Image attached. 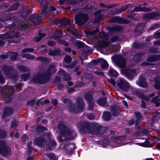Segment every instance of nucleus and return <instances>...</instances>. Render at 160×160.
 <instances>
[{
    "label": "nucleus",
    "mask_w": 160,
    "mask_h": 160,
    "mask_svg": "<svg viewBox=\"0 0 160 160\" xmlns=\"http://www.w3.org/2000/svg\"><path fill=\"white\" fill-rule=\"evenodd\" d=\"M54 130L61 133L60 136L58 138V140L60 142L73 139L75 136L74 132L66 128L62 122H59L58 128L55 129Z\"/></svg>",
    "instance_id": "nucleus-1"
},
{
    "label": "nucleus",
    "mask_w": 160,
    "mask_h": 160,
    "mask_svg": "<svg viewBox=\"0 0 160 160\" xmlns=\"http://www.w3.org/2000/svg\"><path fill=\"white\" fill-rule=\"evenodd\" d=\"M117 83L118 87L123 91H128L131 88L128 82L123 78H119Z\"/></svg>",
    "instance_id": "nucleus-2"
},
{
    "label": "nucleus",
    "mask_w": 160,
    "mask_h": 160,
    "mask_svg": "<svg viewBox=\"0 0 160 160\" xmlns=\"http://www.w3.org/2000/svg\"><path fill=\"white\" fill-rule=\"evenodd\" d=\"M48 2H46L45 3V5L44 6L42 2H41L40 4L41 7L42 8V9L41 10V14H42V15H41V16H43L44 17L45 16L46 14V8L47 7V5ZM40 16H34L33 17V19H31V21L34 23V24H38V23L40 22L41 20V19L39 18Z\"/></svg>",
    "instance_id": "nucleus-3"
},
{
    "label": "nucleus",
    "mask_w": 160,
    "mask_h": 160,
    "mask_svg": "<svg viewBox=\"0 0 160 160\" xmlns=\"http://www.w3.org/2000/svg\"><path fill=\"white\" fill-rule=\"evenodd\" d=\"M11 153L9 147L6 145L5 142L3 141H0V153L5 156H7Z\"/></svg>",
    "instance_id": "nucleus-4"
},
{
    "label": "nucleus",
    "mask_w": 160,
    "mask_h": 160,
    "mask_svg": "<svg viewBox=\"0 0 160 160\" xmlns=\"http://www.w3.org/2000/svg\"><path fill=\"white\" fill-rule=\"evenodd\" d=\"M75 19L76 23L81 25L88 21V16L86 14L80 13L76 16Z\"/></svg>",
    "instance_id": "nucleus-5"
},
{
    "label": "nucleus",
    "mask_w": 160,
    "mask_h": 160,
    "mask_svg": "<svg viewBox=\"0 0 160 160\" xmlns=\"http://www.w3.org/2000/svg\"><path fill=\"white\" fill-rule=\"evenodd\" d=\"M92 94L91 92H89L85 94V98L88 103V107L91 110L94 107L93 102L92 101Z\"/></svg>",
    "instance_id": "nucleus-6"
},
{
    "label": "nucleus",
    "mask_w": 160,
    "mask_h": 160,
    "mask_svg": "<svg viewBox=\"0 0 160 160\" xmlns=\"http://www.w3.org/2000/svg\"><path fill=\"white\" fill-rule=\"evenodd\" d=\"M143 18L145 20L159 19L160 18V14L156 12L146 13L144 15Z\"/></svg>",
    "instance_id": "nucleus-7"
},
{
    "label": "nucleus",
    "mask_w": 160,
    "mask_h": 160,
    "mask_svg": "<svg viewBox=\"0 0 160 160\" xmlns=\"http://www.w3.org/2000/svg\"><path fill=\"white\" fill-rule=\"evenodd\" d=\"M33 51V50L32 48H28L22 50V53L21 55V56L22 57L26 58L27 59L29 60H33L34 58V56L32 55L25 54L24 53L27 52H32Z\"/></svg>",
    "instance_id": "nucleus-8"
},
{
    "label": "nucleus",
    "mask_w": 160,
    "mask_h": 160,
    "mask_svg": "<svg viewBox=\"0 0 160 160\" xmlns=\"http://www.w3.org/2000/svg\"><path fill=\"white\" fill-rule=\"evenodd\" d=\"M92 129H94L92 128V124L88 123L85 122L84 123V127L82 128V130L86 133L96 134V133L92 131Z\"/></svg>",
    "instance_id": "nucleus-9"
},
{
    "label": "nucleus",
    "mask_w": 160,
    "mask_h": 160,
    "mask_svg": "<svg viewBox=\"0 0 160 160\" xmlns=\"http://www.w3.org/2000/svg\"><path fill=\"white\" fill-rule=\"evenodd\" d=\"M44 78L42 75H36L32 79V81L34 82L40 84L44 83Z\"/></svg>",
    "instance_id": "nucleus-10"
},
{
    "label": "nucleus",
    "mask_w": 160,
    "mask_h": 160,
    "mask_svg": "<svg viewBox=\"0 0 160 160\" xmlns=\"http://www.w3.org/2000/svg\"><path fill=\"white\" fill-rule=\"evenodd\" d=\"M118 39V38L117 37H113L111 38H109L107 39L106 41H103L101 42L100 44L101 47L102 48H104L109 45V41L113 42L116 41Z\"/></svg>",
    "instance_id": "nucleus-11"
},
{
    "label": "nucleus",
    "mask_w": 160,
    "mask_h": 160,
    "mask_svg": "<svg viewBox=\"0 0 160 160\" xmlns=\"http://www.w3.org/2000/svg\"><path fill=\"white\" fill-rule=\"evenodd\" d=\"M115 63L118 67L124 68L126 66V61L124 58L122 57H120L116 61Z\"/></svg>",
    "instance_id": "nucleus-12"
},
{
    "label": "nucleus",
    "mask_w": 160,
    "mask_h": 160,
    "mask_svg": "<svg viewBox=\"0 0 160 160\" xmlns=\"http://www.w3.org/2000/svg\"><path fill=\"white\" fill-rule=\"evenodd\" d=\"M18 56L17 53L16 52H9L7 55H3L1 56L2 58L5 59L7 58L8 57H10L12 60H14L16 59Z\"/></svg>",
    "instance_id": "nucleus-13"
},
{
    "label": "nucleus",
    "mask_w": 160,
    "mask_h": 160,
    "mask_svg": "<svg viewBox=\"0 0 160 160\" xmlns=\"http://www.w3.org/2000/svg\"><path fill=\"white\" fill-rule=\"evenodd\" d=\"M137 84L141 87H146L148 86V83L144 78L140 76L139 80L136 82Z\"/></svg>",
    "instance_id": "nucleus-14"
},
{
    "label": "nucleus",
    "mask_w": 160,
    "mask_h": 160,
    "mask_svg": "<svg viewBox=\"0 0 160 160\" xmlns=\"http://www.w3.org/2000/svg\"><path fill=\"white\" fill-rule=\"evenodd\" d=\"M13 112V110L12 108L10 107H7L6 108L3 114V118H4L12 114Z\"/></svg>",
    "instance_id": "nucleus-15"
},
{
    "label": "nucleus",
    "mask_w": 160,
    "mask_h": 160,
    "mask_svg": "<svg viewBox=\"0 0 160 160\" xmlns=\"http://www.w3.org/2000/svg\"><path fill=\"white\" fill-rule=\"evenodd\" d=\"M115 142H114L112 145L113 147H119L121 146L128 144V142H124L121 141V140L119 139H115Z\"/></svg>",
    "instance_id": "nucleus-16"
},
{
    "label": "nucleus",
    "mask_w": 160,
    "mask_h": 160,
    "mask_svg": "<svg viewBox=\"0 0 160 160\" xmlns=\"http://www.w3.org/2000/svg\"><path fill=\"white\" fill-rule=\"evenodd\" d=\"M159 60H160V56L159 55L151 56L148 57L147 58V61L151 62Z\"/></svg>",
    "instance_id": "nucleus-17"
},
{
    "label": "nucleus",
    "mask_w": 160,
    "mask_h": 160,
    "mask_svg": "<svg viewBox=\"0 0 160 160\" xmlns=\"http://www.w3.org/2000/svg\"><path fill=\"white\" fill-rule=\"evenodd\" d=\"M137 70L132 68V69H129L125 71L126 75L128 77L131 76H134L137 73Z\"/></svg>",
    "instance_id": "nucleus-18"
},
{
    "label": "nucleus",
    "mask_w": 160,
    "mask_h": 160,
    "mask_svg": "<svg viewBox=\"0 0 160 160\" xmlns=\"http://www.w3.org/2000/svg\"><path fill=\"white\" fill-rule=\"evenodd\" d=\"M55 145V143L53 139H51L49 140L48 144L46 145V147L48 150H49L53 148Z\"/></svg>",
    "instance_id": "nucleus-19"
},
{
    "label": "nucleus",
    "mask_w": 160,
    "mask_h": 160,
    "mask_svg": "<svg viewBox=\"0 0 160 160\" xmlns=\"http://www.w3.org/2000/svg\"><path fill=\"white\" fill-rule=\"evenodd\" d=\"M44 139L41 137L37 138L35 139L34 143L38 146H41L44 143Z\"/></svg>",
    "instance_id": "nucleus-20"
},
{
    "label": "nucleus",
    "mask_w": 160,
    "mask_h": 160,
    "mask_svg": "<svg viewBox=\"0 0 160 160\" xmlns=\"http://www.w3.org/2000/svg\"><path fill=\"white\" fill-rule=\"evenodd\" d=\"M112 112L114 116L117 115L119 112L120 110L116 106H113L111 108Z\"/></svg>",
    "instance_id": "nucleus-21"
},
{
    "label": "nucleus",
    "mask_w": 160,
    "mask_h": 160,
    "mask_svg": "<svg viewBox=\"0 0 160 160\" xmlns=\"http://www.w3.org/2000/svg\"><path fill=\"white\" fill-rule=\"evenodd\" d=\"M150 10L148 8L145 7H136L134 9V11L138 12L142 11L144 12H147L150 11Z\"/></svg>",
    "instance_id": "nucleus-22"
},
{
    "label": "nucleus",
    "mask_w": 160,
    "mask_h": 160,
    "mask_svg": "<svg viewBox=\"0 0 160 160\" xmlns=\"http://www.w3.org/2000/svg\"><path fill=\"white\" fill-rule=\"evenodd\" d=\"M137 145L144 147H150L152 146L151 145L148 141V140H147L143 143H137Z\"/></svg>",
    "instance_id": "nucleus-23"
},
{
    "label": "nucleus",
    "mask_w": 160,
    "mask_h": 160,
    "mask_svg": "<svg viewBox=\"0 0 160 160\" xmlns=\"http://www.w3.org/2000/svg\"><path fill=\"white\" fill-rule=\"evenodd\" d=\"M55 65L54 66H50L48 69L47 71V73L48 75L53 73L55 71Z\"/></svg>",
    "instance_id": "nucleus-24"
},
{
    "label": "nucleus",
    "mask_w": 160,
    "mask_h": 160,
    "mask_svg": "<svg viewBox=\"0 0 160 160\" xmlns=\"http://www.w3.org/2000/svg\"><path fill=\"white\" fill-rule=\"evenodd\" d=\"M98 104L102 106H104L106 105V99L105 98L100 99L97 101Z\"/></svg>",
    "instance_id": "nucleus-25"
},
{
    "label": "nucleus",
    "mask_w": 160,
    "mask_h": 160,
    "mask_svg": "<svg viewBox=\"0 0 160 160\" xmlns=\"http://www.w3.org/2000/svg\"><path fill=\"white\" fill-rule=\"evenodd\" d=\"M47 130V128L42 126L38 125L36 128V131L37 133H40Z\"/></svg>",
    "instance_id": "nucleus-26"
},
{
    "label": "nucleus",
    "mask_w": 160,
    "mask_h": 160,
    "mask_svg": "<svg viewBox=\"0 0 160 160\" xmlns=\"http://www.w3.org/2000/svg\"><path fill=\"white\" fill-rule=\"evenodd\" d=\"M152 102H154L156 103V106L160 105V99L158 98V96H156L152 100Z\"/></svg>",
    "instance_id": "nucleus-27"
},
{
    "label": "nucleus",
    "mask_w": 160,
    "mask_h": 160,
    "mask_svg": "<svg viewBox=\"0 0 160 160\" xmlns=\"http://www.w3.org/2000/svg\"><path fill=\"white\" fill-rule=\"evenodd\" d=\"M64 79L65 80L68 81L67 83L69 86H70L72 85V82L71 81H69L71 79V78L68 74H66L65 75Z\"/></svg>",
    "instance_id": "nucleus-28"
},
{
    "label": "nucleus",
    "mask_w": 160,
    "mask_h": 160,
    "mask_svg": "<svg viewBox=\"0 0 160 160\" xmlns=\"http://www.w3.org/2000/svg\"><path fill=\"white\" fill-rule=\"evenodd\" d=\"M111 115L110 113L108 112H105L103 115V119L106 120H109L111 118Z\"/></svg>",
    "instance_id": "nucleus-29"
},
{
    "label": "nucleus",
    "mask_w": 160,
    "mask_h": 160,
    "mask_svg": "<svg viewBox=\"0 0 160 160\" xmlns=\"http://www.w3.org/2000/svg\"><path fill=\"white\" fill-rule=\"evenodd\" d=\"M108 73L111 75L113 77H116L118 75V72L112 68L110 70Z\"/></svg>",
    "instance_id": "nucleus-30"
},
{
    "label": "nucleus",
    "mask_w": 160,
    "mask_h": 160,
    "mask_svg": "<svg viewBox=\"0 0 160 160\" xmlns=\"http://www.w3.org/2000/svg\"><path fill=\"white\" fill-rule=\"evenodd\" d=\"M84 105L83 102L82 101H81L79 103H78V106L76 108L78 111H81L84 108Z\"/></svg>",
    "instance_id": "nucleus-31"
},
{
    "label": "nucleus",
    "mask_w": 160,
    "mask_h": 160,
    "mask_svg": "<svg viewBox=\"0 0 160 160\" xmlns=\"http://www.w3.org/2000/svg\"><path fill=\"white\" fill-rule=\"evenodd\" d=\"M102 11H98L95 14L96 17H97L99 19H101L102 18V17L103 14V12H102Z\"/></svg>",
    "instance_id": "nucleus-32"
},
{
    "label": "nucleus",
    "mask_w": 160,
    "mask_h": 160,
    "mask_svg": "<svg viewBox=\"0 0 160 160\" xmlns=\"http://www.w3.org/2000/svg\"><path fill=\"white\" fill-rule=\"evenodd\" d=\"M100 60H101V62H102V64L101 65V67L102 68H107L108 66V64L106 61L102 59H101Z\"/></svg>",
    "instance_id": "nucleus-33"
},
{
    "label": "nucleus",
    "mask_w": 160,
    "mask_h": 160,
    "mask_svg": "<svg viewBox=\"0 0 160 160\" xmlns=\"http://www.w3.org/2000/svg\"><path fill=\"white\" fill-rule=\"evenodd\" d=\"M120 48V45L118 44H117L116 45L112 46V48L110 50V52H115L119 49Z\"/></svg>",
    "instance_id": "nucleus-34"
},
{
    "label": "nucleus",
    "mask_w": 160,
    "mask_h": 160,
    "mask_svg": "<svg viewBox=\"0 0 160 160\" xmlns=\"http://www.w3.org/2000/svg\"><path fill=\"white\" fill-rule=\"evenodd\" d=\"M47 157L49 158L50 160H57L58 158L56 157L53 153H49L47 155Z\"/></svg>",
    "instance_id": "nucleus-35"
},
{
    "label": "nucleus",
    "mask_w": 160,
    "mask_h": 160,
    "mask_svg": "<svg viewBox=\"0 0 160 160\" xmlns=\"http://www.w3.org/2000/svg\"><path fill=\"white\" fill-rule=\"evenodd\" d=\"M71 22L68 19H65L62 21V25L66 26L67 25L70 24Z\"/></svg>",
    "instance_id": "nucleus-36"
},
{
    "label": "nucleus",
    "mask_w": 160,
    "mask_h": 160,
    "mask_svg": "<svg viewBox=\"0 0 160 160\" xmlns=\"http://www.w3.org/2000/svg\"><path fill=\"white\" fill-rule=\"evenodd\" d=\"M120 18L118 17H114L111 20L112 22H117L119 23H121L120 21Z\"/></svg>",
    "instance_id": "nucleus-37"
},
{
    "label": "nucleus",
    "mask_w": 160,
    "mask_h": 160,
    "mask_svg": "<svg viewBox=\"0 0 160 160\" xmlns=\"http://www.w3.org/2000/svg\"><path fill=\"white\" fill-rule=\"evenodd\" d=\"M30 75L29 74H23L21 75V79L24 81H26L27 80L29 77Z\"/></svg>",
    "instance_id": "nucleus-38"
},
{
    "label": "nucleus",
    "mask_w": 160,
    "mask_h": 160,
    "mask_svg": "<svg viewBox=\"0 0 160 160\" xmlns=\"http://www.w3.org/2000/svg\"><path fill=\"white\" fill-rule=\"evenodd\" d=\"M76 45L78 48H81L83 46V44L82 42L78 41H76Z\"/></svg>",
    "instance_id": "nucleus-39"
},
{
    "label": "nucleus",
    "mask_w": 160,
    "mask_h": 160,
    "mask_svg": "<svg viewBox=\"0 0 160 160\" xmlns=\"http://www.w3.org/2000/svg\"><path fill=\"white\" fill-rule=\"evenodd\" d=\"M19 68L21 71L23 72L28 71L29 70V69L28 68L22 66H19Z\"/></svg>",
    "instance_id": "nucleus-40"
},
{
    "label": "nucleus",
    "mask_w": 160,
    "mask_h": 160,
    "mask_svg": "<svg viewBox=\"0 0 160 160\" xmlns=\"http://www.w3.org/2000/svg\"><path fill=\"white\" fill-rule=\"evenodd\" d=\"M71 58L70 56H66L64 59L65 62L67 63H69L71 61Z\"/></svg>",
    "instance_id": "nucleus-41"
},
{
    "label": "nucleus",
    "mask_w": 160,
    "mask_h": 160,
    "mask_svg": "<svg viewBox=\"0 0 160 160\" xmlns=\"http://www.w3.org/2000/svg\"><path fill=\"white\" fill-rule=\"evenodd\" d=\"M160 118V112H157L154 114V119L157 120Z\"/></svg>",
    "instance_id": "nucleus-42"
},
{
    "label": "nucleus",
    "mask_w": 160,
    "mask_h": 160,
    "mask_svg": "<svg viewBox=\"0 0 160 160\" xmlns=\"http://www.w3.org/2000/svg\"><path fill=\"white\" fill-rule=\"evenodd\" d=\"M6 135V132L2 130H0V138H3Z\"/></svg>",
    "instance_id": "nucleus-43"
},
{
    "label": "nucleus",
    "mask_w": 160,
    "mask_h": 160,
    "mask_svg": "<svg viewBox=\"0 0 160 160\" xmlns=\"http://www.w3.org/2000/svg\"><path fill=\"white\" fill-rule=\"evenodd\" d=\"M32 143V142H28V149L31 150H34V151L36 152L37 151V150L36 149H34V148L31 147V145Z\"/></svg>",
    "instance_id": "nucleus-44"
},
{
    "label": "nucleus",
    "mask_w": 160,
    "mask_h": 160,
    "mask_svg": "<svg viewBox=\"0 0 160 160\" xmlns=\"http://www.w3.org/2000/svg\"><path fill=\"white\" fill-rule=\"evenodd\" d=\"M135 116L138 119H142V117L140 113L139 112H135Z\"/></svg>",
    "instance_id": "nucleus-45"
},
{
    "label": "nucleus",
    "mask_w": 160,
    "mask_h": 160,
    "mask_svg": "<svg viewBox=\"0 0 160 160\" xmlns=\"http://www.w3.org/2000/svg\"><path fill=\"white\" fill-rule=\"evenodd\" d=\"M45 36V35L44 34H41V35H40L39 36V37L38 38L36 37L35 38V40L36 42L39 41H40L41 39L42 38V37H43L44 36Z\"/></svg>",
    "instance_id": "nucleus-46"
},
{
    "label": "nucleus",
    "mask_w": 160,
    "mask_h": 160,
    "mask_svg": "<svg viewBox=\"0 0 160 160\" xmlns=\"http://www.w3.org/2000/svg\"><path fill=\"white\" fill-rule=\"evenodd\" d=\"M154 81L156 84H160V77L157 76L155 79Z\"/></svg>",
    "instance_id": "nucleus-47"
},
{
    "label": "nucleus",
    "mask_w": 160,
    "mask_h": 160,
    "mask_svg": "<svg viewBox=\"0 0 160 160\" xmlns=\"http://www.w3.org/2000/svg\"><path fill=\"white\" fill-rule=\"evenodd\" d=\"M99 30L97 28L94 31L89 32H88V34H89L91 35H94V34L98 32H99Z\"/></svg>",
    "instance_id": "nucleus-48"
},
{
    "label": "nucleus",
    "mask_w": 160,
    "mask_h": 160,
    "mask_svg": "<svg viewBox=\"0 0 160 160\" xmlns=\"http://www.w3.org/2000/svg\"><path fill=\"white\" fill-rule=\"evenodd\" d=\"M17 124V122L16 121L14 120L12 122L11 127L15 128Z\"/></svg>",
    "instance_id": "nucleus-49"
},
{
    "label": "nucleus",
    "mask_w": 160,
    "mask_h": 160,
    "mask_svg": "<svg viewBox=\"0 0 160 160\" xmlns=\"http://www.w3.org/2000/svg\"><path fill=\"white\" fill-rule=\"evenodd\" d=\"M4 82V79L2 76L1 72H0V83H3Z\"/></svg>",
    "instance_id": "nucleus-50"
},
{
    "label": "nucleus",
    "mask_w": 160,
    "mask_h": 160,
    "mask_svg": "<svg viewBox=\"0 0 160 160\" xmlns=\"http://www.w3.org/2000/svg\"><path fill=\"white\" fill-rule=\"evenodd\" d=\"M57 87L58 90H61L63 89L64 86L62 84H59L57 85Z\"/></svg>",
    "instance_id": "nucleus-51"
},
{
    "label": "nucleus",
    "mask_w": 160,
    "mask_h": 160,
    "mask_svg": "<svg viewBox=\"0 0 160 160\" xmlns=\"http://www.w3.org/2000/svg\"><path fill=\"white\" fill-rule=\"evenodd\" d=\"M28 137L26 134H24L22 137V141H25L28 139Z\"/></svg>",
    "instance_id": "nucleus-52"
},
{
    "label": "nucleus",
    "mask_w": 160,
    "mask_h": 160,
    "mask_svg": "<svg viewBox=\"0 0 160 160\" xmlns=\"http://www.w3.org/2000/svg\"><path fill=\"white\" fill-rule=\"evenodd\" d=\"M150 65H152V64H150L149 63H148V62H143V63H142L141 64V65L143 66H149Z\"/></svg>",
    "instance_id": "nucleus-53"
},
{
    "label": "nucleus",
    "mask_w": 160,
    "mask_h": 160,
    "mask_svg": "<svg viewBox=\"0 0 160 160\" xmlns=\"http://www.w3.org/2000/svg\"><path fill=\"white\" fill-rule=\"evenodd\" d=\"M141 106L143 108H145L146 107V105L145 103L144 102V101L143 100L142 101V104L141 105Z\"/></svg>",
    "instance_id": "nucleus-54"
},
{
    "label": "nucleus",
    "mask_w": 160,
    "mask_h": 160,
    "mask_svg": "<svg viewBox=\"0 0 160 160\" xmlns=\"http://www.w3.org/2000/svg\"><path fill=\"white\" fill-rule=\"evenodd\" d=\"M88 118L90 120H92L94 118V117L92 114H90L88 115Z\"/></svg>",
    "instance_id": "nucleus-55"
},
{
    "label": "nucleus",
    "mask_w": 160,
    "mask_h": 160,
    "mask_svg": "<svg viewBox=\"0 0 160 160\" xmlns=\"http://www.w3.org/2000/svg\"><path fill=\"white\" fill-rule=\"evenodd\" d=\"M85 85L84 83L82 82H79L78 83L77 85L80 87H81Z\"/></svg>",
    "instance_id": "nucleus-56"
},
{
    "label": "nucleus",
    "mask_w": 160,
    "mask_h": 160,
    "mask_svg": "<svg viewBox=\"0 0 160 160\" xmlns=\"http://www.w3.org/2000/svg\"><path fill=\"white\" fill-rule=\"evenodd\" d=\"M55 43L52 41H50L48 42V45L50 46H52L55 45Z\"/></svg>",
    "instance_id": "nucleus-57"
},
{
    "label": "nucleus",
    "mask_w": 160,
    "mask_h": 160,
    "mask_svg": "<svg viewBox=\"0 0 160 160\" xmlns=\"http://www.w3.org/2000/svg\"><path fill=\"white\" fill-rule=\"evenodd\" d=\"M7 89L10 92H12L13 90V87L11 86L8 87Z\"/></svg>",
    "instance_id": "nucleus-58"
},
{
    "label": "nucleus",
    "mask_w": 160,
    "mask_h": 160,
    "mask_svg": "<svg viewBox=\"0 0 160 160\" xmlns=\"http://www.w3.org/2000/svg\"><path fill=\"white\" fill-rule=\"evenodd\" d=\"M140 134V132L139 131H138L133 134V136L134 137H137L138 135Z\"/></svg>",
    "instance_id": "nucleus-59"
},
{
    "label": "nucleus",
    "mask_w": 160,
    "mask_h": 160,
    "mask_svg": "<svg viewBox=\"0 0 160 160\" xmlns=\"http://www.w3.org/2000/svg\"><path fill=\"white\" fill-rule=\"evenodd\" d=\"M154 87L156 89L160 90V84H156L154 85Z\"/></svg>",
    "instance_id": "nucleus-60"
},
{
    "label": "nucleus",
    "mask_w": 160,
    "mask_h": 160,
    "mask_svg": "<svg viewBox=\"0 0 160 160\" xmlns=\"http://www.w3.org/2000/svg\"><path fill=\"white\" fill-rule=\"evenodd\" d=\"M51 102L54 105H56L57 104L58 101L56 99L52 100Z\"/></svg>",
    "instance_id": "nucleus-61"
},
{
    "label": "nucleus",
    "mask_w": 160,
    "mask_h": 160,
    "mask_svg": "<svg viewBox=\"0 0 160 160\" xmlns=\"http://www.w3.org/2000/svg\"><path fill=\"white\" fill-rule=\"evenodd\" d=\"M154 45H160V41H156L153 42Z\"/></svg>",
    "instance_id": "nucleus-62"
},
{
    "label": "nucleus",
    "mask_w": 160,
    "mask_h": 160,
    "mask_svg": "<svg viewBox=\"0 0 160 160\" xmlns=\"http://www.w3.org/2000/svg\"><path fill=\"white\" fill-rule=\"evenodd\" d=\"M110 82L113 85H115V82L114 80L112 79H110L109 80Z\"/></svg>",
    "instance_id": "nucleus-63"
},
{
    "label": "nucleus",
    "mask_w": 160,
    "mask_h": 160,
    "mask_svg": "<svg viewBox=\"0 0 160 160\" xmlns=\"http://www.w3.org/2000/svg\"><path fill=\"white\" fill-rule=\"evenodd\" d=\"M142 132L144 134H147L148 133V131L146 129L142 130Z\"/></svg>",
    "instance_id": "nucleus-64"
}]
</instances>
